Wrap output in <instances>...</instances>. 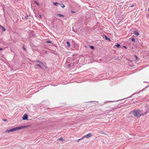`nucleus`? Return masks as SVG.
Masks as SVG:
<instances>
[{
	"instance_id": "aec40b11",
	"label": "nucleus",
	"mask_w": 149,
	"mask_h": 149,
	"mask_svg": "<svg viewBox=\"0 0 149 149\" xmlns=\"http://www.w3.org/2000/svg\"><path fill=\"white\" fill-rule=\"evenodd\" d=\"M83 138H83V137L81 138L80 139H78L77 140V141L78 142L81 139H82Z\"/></svg>"
},
{
	"instance_id": "0eeeda50",
	"label": "nucleus",
	"mask_w": 149,
	"mask_h": 149,
	"mask_svg": "<svg viewBox=\"0 0 149 149\" xmlns=\"http://www.w3.org/2000/svg\"><path fill=\"white\" fill-rule=\"evenodd\" d=\"M41 64H36L35 65V68H36V67H37V66H38L40 68H42L41 66Z\"/></svg>"
},
{
	"instance_id": "39448f33",
	"label": "nucleus",
	"mask_w": 149,
	"mask_h": 149,
	"mask_svg": "<svg viewBox=\"0 0 149 149\" xmlns=\"http://www.w3.org/2000/svg\"><path fill=\"white\" fill-rule=\"evenodd\" d=\"M149 112V107L147 108L146 109V111L145 112L143 113V115H145L147 114Z\"/></svg>"
},
{
	"instance_id": "bb28decb",
	"label": "nucleus",
	"mask_w": 149,
	"mask_h": 149,
	"mask_svg": "<svg viewBox=\"0 0 149 149\" xmlns=\"http://www.w3.org/2000/svg\"><path fill=\"white\" fill-rule=\"evenodd\" d=\"M135 57L136 58V59L137 60V57L136 56V55H135Z\"/></svg>"
},
{
	"instance_id": "4468645a",
	"label": "nucleus",
	"mask_w": 149,
	"mask_h": 149,
	"mask_svg": "<svg viewBox=\"0 0 149 149\" xmlns=\"http://www.w3.org/2000/svg\"><path fill=\"white\" fill-rule=\"evenodd\" d=\"M46 42L48 43H52V42L50 41L47 40L46 41Z\"/></svg>"
},
{
	"instance_id": "423d86ee",
	"label": "nucleus",
	"mask_w": 149,
	"mask_h": 149,
	"mask_svg": "<svg viewBox=\"0 0 149 149\" xmlns=\"http://www.w3.org/2000/svg\"><path fill=\"white\" fill-rule=\"evenodd\" d=\"M134 34L137 36H138L139 34L138 31L137 30H135L134 31Z\"/></svg>"
},
{
	"instance_id": "6e6552de",
	"label": "nucleus",
	"mask_w": 149,
	"mask_h": 149,
	"mask_svg": "<svg viewBox=\"0 0 149 149\" xmlns=\"http://www.w3.org/2000/svg\"><path fill=\"white\" fill-rule=\"evenodd\" d=\"M36 62L38 63H39V64H40L41 65H44V64L42 62L40 61L37 60L36 61Z\"/></svg>"
},
{
	"instance_id": "c85d7f7f",
	"label": "nucleus",
	"mask_w": 149,
	"mask_h": 149,
	"mask_svg": "<svg viewBox=\"0 0 149 149\" xmlns=\"http://www.w3.org/2000/svg\"><path fill=\"white\" fill-rule=\"evenodd\" d=\"M123 47H125V48H126V47L125 46H124Z\"/></svg>"
},
{
	"instance_id": "2eb2a0df",
	"label": "nucleus",
	"mask_w": 149,
	"mask_h": 149,
	"mask_svg": "<svg viewBox=\"0 0 149 149\" xmlns=\"http://www.w3.org/2000/svg\"><path fill=\"white\" fill-rule=\"evenodd\" d=\"M58 140H60L62 141H64V140L62 138H60Z\"/></svg>"
},
{
	"instance_id": "412c9836",
	"label": "nucleus",
	"mask_w": 149,
	"mask_h": 149,
	"mask_svg": "<svg viewBox=\"0 0 149 149\" xmlns=\"http://www.w3.org/2000/svg\"><path fill=\"white\" fill-rule=\"evenodd\" d=\"M71 12L72 13H75V11H73V10H71Z\"/></svg>"
},
{
	"instance_id": "393cba45",
	"label": "nucleus",
	"mask_w": 149,
	"mask_h": 149,
	"mask_svg": "<svg viewBox=\"0 0 149 149\" xmlns=\"http://www.w3.org/2000/svg\"><path fill=\"white\" fill-rule=\"evenodd\" d=\"M23 48L25 51H26V49L24 47H23Z\"/></svg>"
},
{
	"instance_id": "a878e982",
	"label": "nucleus",
	"mask_w": 149,
	"mask_h": 149,
	"mask_svg": "<svg viewBox=\"0 0 149 149\" xmlns=\"http://www.w3.org/2000/svg\"><path fill=\"white\" fill-rule=\"evenodd\" d=\"M3 120L4 121H7V120L6 119H3Z\"/></svg>"
},
{
	"instance_id": "cd10ccee",
	"label": "nucleus",
	"mask_w": 149,
	"mask_h": 149,
	"mask_svg": "<svg viewBox=\"0 0 149 149\" xmlns=\"http://www.w3.org/2000/svg\"><path fill=\"white\" fill-rule=\"evenodd\" d=\"M2 49L0 47V51H1Z\"/></svg>"
},
{
	"instance_id": "ddd939ff",
	"label": "nucleus",
	"mask_w": 149,
	"mask_h": 149,
	"mask_svg": "<svg viewBox=\"0 0 149 149\" xmlns=\"http://www.w3.org/2000/svg\"><path fill=\"white\" fill-rule=\"evenodd\" d=\"M1 27L2 28L3 30V31H6V29H5V28L4 27L1 26Z\"/></svg>"
},
{
	"instance_id": "a211bd4d",
	"label": "nucleus",
	"mask_w": 149,
	"mask_h": 149,
	"mask_svg": "<svg viewBox=\"0 0 149 149\" xmlns=\"http://www.w3.org/2000/svg\"><path fill=\"white\" fill-rule=\"evenodd\" d=\"M90 47L92 49H94V47L93 46H91Z\"/></svg>"
},
{
	"instance_id": "6ab92c4d",
	"label": "nucleus",
	"mask_w": 149,
	"mask_h": 149,
	"mask_svg": "<svg viewBox=\"0 0 149 149\" xmlns=\"http://www.w3.org/2000/svg\"><path fill=\"white\" fill-rule=\"evenodd\" d=\"M116 46L117 47H119L120 46V45L119 44H118L116 45Z\"/></svg>"
},
{
	"instance_id": "f3484780",
	"label": "nucleus",
	"mask_w": 149,
	"mask_h": 149,
	"mask_svg": "<svg viewBox=\"0 0 149 149\" xmlns=\"http://www.w3.org/2000/svg\"><path fill=\"white\" fill-rule=\"evenodd\" d=\"M131 40L133 42H135V39H134V38H132L131 39Z\"/></svg>"
},
{
	"instance_id": "b1692460",
	"label": "nucleus",
	"mask_w": 149,
	"mask_h": 149,
	"mask_svg": "<svg viewBox=\"0 0 149 149\" xmlns=\"http://www.w3.org/2000/svg\"><path fill=\"white\" fill-rule=\"evenodd\" d=\"M101 134H106L104 133L103 132H101Z\"/></svg>"
},
{
	"instance_id": "dca6fc26",
	"label": "nucleus",
	"mask_w": 149,
	"mask_h": 149,
	"mask_svg": "<svg viewBox=\"0 0 149 149\" xmlns=\"http://www.w3.org/2000/svg\"><path fill=\"white\" fill-rule=\"evenodd\" d=\"M61 7H62L63 8H64L65 7V6L63 4H61Z\"/></svg>"
},
{
	"instance_id": "7c9ffc66",
	"label": "nucleus",
	"mask_w": 149,
	"mask_h": 149,
	"mask_svg": "<svg viewBox=\"0 0 149 149\" xmlns=\"http://www.w3.org/2000/svg\"><path fill=\"white\" fill-rule=\"evenodd\" d=\"M148 11H149V9H148Z\"/></svg>"
},
{
	"instance_id": "7ed1b4c3",
	"label": "nucleus",
	"mask_w": 149,
	"mask_h": 149,
	"mask_svg": "<svg viewBox=\"0 0 149 149\" xmlns=\"http://www.w3.org/2000/svg\"><path fill=\"white\" fill-rule=\"evenodd\" d=\"M92 134L91 133H89L87 135L84 136L83 137V138H84L85 137H86L87 138H89L91 136H92Z\"/></svg>"
},
{
	"instance_id": "20e7f679",
	"label": "nucleus",
	"mask_w": 149,
	"mask_h": 149,
	"mask_svg": "<svg viewBox=\"0 0 149 149\" xmlns=\"http://www.w3.org/2000/svg\"><path fill=\"white\" fill-rule=\"evenodd\" d=\"M28 115L27 114H25L23 117L22 119L23 120H27Z\"/></svg>"
},
{
	"instance_id": "f8f14e48",
	"label": "nucleus",
	"mask_w": 149,
	"mask_h": 149,
	"mask_svg": "<svg viewBox=\"0 0 149 149\" xmlns=\"http://www.w3.org/2000/svg\"><path fill=\"white\" fill-rule=\"evenodd\" d=\"M53 4L55 6H57L59 4V3L57 2H54Z\"/></svg>"
},
{
	"instance_id": "4be33fe9",
	"label": "nucleus",
	"mask_w": 149,
	"mask_h": 149,
	"mask_svg": "<svg viewBox=\"0 0 149 149\" xmlns=\"http://www.w3.org/2000/svg\"><path fill=\"white\" fill-rule=\"evenodd\" d=\"M134 5L133 4V5H131V7H134Z\"/></svg>"
},
{
	"instance_id": "5701e85b",
	"label": "nucleus",
	"mask_w": 149,
	"mask_h": 149,
	"mask_svg": "<svg viewBox=\"0 0 149 149\" xmlns=\"http://www.w3.org/2000/svg\"><path fill=\"white\" fill-rule=\"evenodd\" d=\"M35 2L36 3V4H37V5H39V3H37V2H36V1H35Z\"/></svg>"
},
{
	"instance_id": "9b49d317",
	"label": "nucleus",
	"mask_w": 149,
	"mask_h": 149,
	"mask_svg": "<svg viewBox=\"0 0 149 149\" xmlns=\"http://www.w3.org/2000/svg\"><path fill=\"white\" fill-rule=\"evenodd\" d=\"M105 38L106 40H110V38H108L105 35Z\"/></svg>"
},
{
	"instance_id": "9d476101",
	"label": "nucleus",
	"mask_w": 149,
	"mask_h": 149,
	"mask_svg": "<svg viewBox=\"0 0 149 149\" xmlns=\"http://www.w3.org/2000/svg\"><path fill=\"white\" fill-rule=\"evenodd\" d=\"M66 44H67V45L69 47H70V43H69V41H67V42H66Z\"/></svg>"
},
{
	"instance_id": "c756f323",
	"label": "nucleus",
	"mask_w": 149,
	"mask_h": 149,
	"mask_svg": "<svg viewBox=\"0 0 149 149\" xmlns=\"http://www.w3.org/2000/svg\"><path fill=\"white\" fill-rule=\"evenodd\" d=\"M111 111V110H109V111Z\"/></svg>"
},
{
	"instance_id": "f03ea898",
	"label": "nucleus",
	"mask_w": 149,
	"mask_h": 149,
	"mask_svg": "<svg viewBox=\"0 0 149 149\" xmlns=\"http://www.w3.org/2000/svg\"><path fill=\"white\" fill-rule=\"evenodd\" d=\"M133 112L134 116L137 118L140 117L142 115H144L143 113L140 110H134L133 111Z\"/></svg>"
},
{
	"instance_id": "f257e3e1",
	"label": "nucleus",
	"mask_w": 149,
	"mask_h": 149,
	"mask_svg": "<svg viewBox=\"0 0 149 149\" xmlns=\"http://www.w3.org/2000/svg\"><path fill=\"white\" fill-rule=\"evenodd\" d=\"M27 126H23L14 128L9 130H6V132L8 133L11 132H12L15 131L26 128Z\"/></svg>"
},
{
	"instance_id": "1a4fd4ad",
	"label": "nucleus",
	"mask_w": 149,
	"mask_h": 149,
	"mask_svg": "<svg viewBox=\"0 0 149 149\" xmlns=\"http://www.w3.org/2000/svg\"><path fill=\"white\" fill-rule=\"evenodd\" d=\"M57 16H58L60 17H64V15H63L61 14H57Z\"/></svg>"
}]
</instances>
